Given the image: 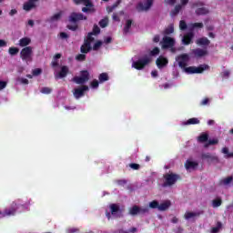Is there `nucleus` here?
I'll return each mask as SVG.
<instances>
[{
	"label": "nucleus",
	"mask_w": 233,
	"mask_h": 233,
	"mask_svg": "<svg viewBox=\"0 0 233 233\" xmlns=\"http://www.w3.org/2000/svg\"><path fill=\"white\" fill-rule=\"evenodd\" d=\"M85 46H86L87 48H90L92 50V42H90L89 40H85L84 44Z\"/></svg>",
	"instance_id": "864d4df0"
},
{
	"label": "nucleus",
	"mask_w": 233,
	"mask_h": 233,
	"mask_svg": "<svg viewBox=\"0 0 233 233\" xmlns=\"http://www.w3.org/2000/svg\"><path fill=\"white\" fill-rule=\"evenodd\" d=\"M102 45H103L102 41H97L96 43L94 44L92 50H95V51L99 50V48H101Z\"/></svg>",
	"instance_id": "c03bdc74"
},
{
	"label": "nucleus",
	"mask_w": 233,
	"mask_h": 233,
	"mask_svg": "<svg viewBox=\"0 0 233 233\" xmlns=\"http://www.w3.org/2000/svg\"><path fill=\"white\" fill-rule=\"evenodd\" d=\"M33 76H41V74H43V69L42 68H35L33 70L32 72Z\"/></svg>",
	"instance_id": "49530a36"
},
{
	"label": "nucleus",
	"mask_w": 233,
	"mask_h": 233,
	"mask_svg": "<svg viewBox=\"0 0 233 233\" xmlns=\"http://www.w3.org/2000/svg\"><path fill=\"white\" fill-rule=\"evenodd\" d=\"M159 47H155L153 50H151L150 52V56H159Z\"/></svg>",
	"instance_id": "8fccbe9b"
},
{
	"label": "nucleus",
	"mask_w": 233,
	"mask_h": 233,
	"mask_svg": "<svg viewBox=\"0 0 233 233\" xmlns=\"http://www.w3.org/2000/svg\"><path fill=\"white\" fill-rule=\"evenodd\" d=\"M58 75L59 77H66V76L68 75V66H63Z\"/></svg>",
	"instance_id": "a878e982"
},
{
	"label": "nucleus",
	"mask_w": 233,
	"mask_h": 233,
	"mask_svg": "<svg viewBox=\"0 0 233 233\" xmlns=\"http://www.w3.org/2000/svg\"><path fill=\"white\" fill-rule=\"evenodd\" d=\"M87 20L88 17L83 15V13L71 12L67 18L69 25H67L66 28L71 30V32H76V30H79V22Z\"/></svg>",
	"instance_id": "f257e3e1"
},
{
	"label": "nucleus",
	"mask_w": 233,
	"mask_h": 233,
	"mask_svg": "<svg viewBox=\"0 0 233 233\" xmlns=\"http://www.w3.org/2000/svg\"><path fill=\"white\" fill-rule=\"evenodd\" d=\"M199 143H207L208 141V134L203 133L198 137Z\"/></svg>",
	"instance_id": "7c9ffc66"
},
{
	"label": "nucleus",
	"mask_w": 233,
	"mask_h": 233,
	"mask_svg": "<svg viewBox=\"0 0 233 233\" xmlns=\"http://www.w3.org/2000/svg\"><path fill=\"white\" fill-rule=\"evenodd\" d=\"M202 212H191V211H187L184 214V218L187 220L188 219H194V218H199L201 216Z\"/></svg>",
	"instance_id": "a211bd4d"
},
{
	"label": "nucleus",
	"mask_w": 233,
	"mask_h": 233,
	"mask_svg": "<svg viewBox=\"0 0 233 233\" xmlns=\"http://www.w3.org/2000/svg\"><path fill=\"white\" fill-rule=\"evenodd\" d=\"M152 62V58L148 56H145L142 58L133 62L132 66L136 68V70H143L147 65H150Z\"/></svg>",
	"instance_id": "39448f33"
},
{
	"label": "nucleus",
	"mask_w": 233,
	"mask_h": 233,
	"mask_svg": "<svg viewBox=\"0 0 233 233\" xmlns=\"http://www.w3.org/2000/svg\"><path fill=\"white\" fill-rule=\"evenodd\" d=\"M154 43H159V35H156L153 38Z\"/></svg>",
	"instance_id": "774afa93"
},
{
	"label": "nucleus",
	"mask_w": 233,
	"mask_h": 233,
	"mask_svg": "<svg viewBox=\"0 0 233 233\" xmlns=\"http://www.w3.org/2000/svg\"><path fill=\"white\" fill-rule=\"evenodd\" d=\"M203 5L202 2H196L192 5V8H198V6H203Z\"/></svg>",
	"instance_id": "13d9d810"
},
{
	"label": "nucleus",
	"mask_w": 233,
	"mask_h": 233,
	"mask_svg": "<svg viewBox=\"0 0 233 233\" xmlns=\"http://www.w3.org/2000/svg\"><path fill=\"white\" fill-rule=\"evenodd\" d=\"M61 39H68V35L65 32L60 33Z\"/></svg>",
	"instance_id": "052dcab7"
},
{
	"label": "nucleus",
	"mask_w": 233,
	"mask_h": 233,
	"mask_svg": "<svg viewBox=\"0 0 233 233\" xmlns=\"http://www.w3.org/2000/svg\"><path fill=\"white\" fill-rule=\"evenodd\" d=\"M218 143H219V141L218 139H210V140H208V143L204 145V147H205V148H208V147H210V145H218Z\"/></svg>",
	"instance_id": "a19ab883"
},
{
	"label": "nucleus",
	"mask_w": 233,
	"mask_h": 233,
	"mask_svg": "<svg viewBox=\"0 0 233 233\" xmlns=\"http://www.w3.org/2000/svg\"><path fill=\"white\" fill-rule=\"evenodd\" d=\"M90 80V73L88 70H82L79 76L73 77V82L76 85H85Z\"/></svg>",
	"instance_id": "0eeeda50"
},
{
	"label": "nucleus",
	"mask_w": 233,
	"mask_h": 233,
	"mask_svg": "<svg viewBox=\"0 0 233 233\" xmlns=\"http://www.w3.org/2000/svg\"><path fill=\"white\" fill-rule=\"evenodd\" d=\"M3 46H6V41L0 39V48H2Z\"/></svg>",
	"instance_id": "338daca9"
},
{
	"label": "nucleus",
	"mask_w": 233,
	"mask_h": 233,
	"mask_svg": "<svg viewBox=\"0 0 233 233\" xmlns=\"http://www.w3.org/2000/svg\"><path fill=\"white\" fill-rule=\"evenodd\" d=\"M108 79H110V77L107 73H102L98 76L99 83H105V81H108Z\"/></svg>",
	"instance_id": "c85d7f7f"
},
{
	"label": "nucleus",
	"mask_w": 233,
	"mask_h": 233,
	"mask_svg": "<svg viewBox=\"0 0 233 233\" xmlns=\"http://www.w3.org/2000/svg\"><path fill=\"white\" fill-rule=\"evenodd\" d=\"M222 154H225L226 156H228L230 152H228V147H223L222 148Z\"/></svg>",
	"instance_id": "0e129e2a"
},
{
	"label": "nucleus",
	"mask_w": 233,
	"mask_h": 233,
	"mask_svg": "<svg viewBox=\"0 0 233 233\" xmlns=\"http://www.w3.org/2000/svg\"><path fill=\"white\" fill-rule=\"evenodd\" d=\"M76 61H80V62L86 61V55H85V53L78 54V55L76 56Z\"/></svg>",
	"instance_id": "4c0bfd02"
},
{
	"label": "nucleus",
	"mask_w": 233,
	"mask_h": 233,
	"mask_svg": "<svg viewBox=\"0 0 233 233\" xmlns=\"http://www.w3.org/2000/svg\"><path fill=\"white\" fill-rule=\"evenodd\" d=\"M32 43V39H30L29 37H23L19 40V46H21L22 48H26V46H28V45H30Z\"/></svg>",
	"instance_id": "aec40b11"
},
{
	"label": "nucleus",
	"mask_w": 233,
	"mask_h": 233,
	"mask_svg": "<svg viewBox=\"0 0 233 233\" xmlns=\"http://www.w3.org/2000/svg\"><path fill=\"white\" fill-rule=\"evenodd\" d=\"M14 214H15V209H5L4 216H14Z\"/></svg>",
	"instance_id": "a18cd8bd"
},
{
	"label": "nucleus",
	"mask_w": 233,
	"mask_h": 233,
	"mask_svg": "<svg viewBox=\"0 0 233 233\" xmlns=\"http://www.w3.org/2000/svg\"><path fill=\"white\" fill-rule=\"evenodd\" d=\"M150 212L149 207L141 208L137 205L133 206L129 208L130 216H145Z\"/></svg>",
	"instance_id": "423d86ee"
},
{
	"label": "nucleus",
	"mask_w": 233,
	"mask_h": 233,
	"mask_svg": "<svg viewBox=\"0 0 233 233\" xmlns=\"http://www.w3.org/2000/svg\"><path fill=\"white\" fill-rule=\"evenodd\" d=\"M181 8H183L181 5H176L174 10L171 12L172 15H177L178 13L181 12Z\"/></svg>",
	"instance_id": "f704fd0d"
},
{
	"label": "nucleus",
	"mask_w": 233,
	"mask_h": 233,
	"mask_svg": "<svg viewBox=\"0 0 233 233\" xmlns=\"http://www.w3.org/2000/svg\"><path fill=\"white\" fill-rule=\"evenodd\" d=\"M183 125H199V119L197 117L189 118Z\"/></svg>",
	"instance_id": "bb28decb"
},
{
	"label": "nucleus",
	"mask_w": 233,
	"mask_h": 233,
	"mask_svg": "<svg viewBox=\"0 0 233 233\" xmlns=\"http://www.w3.org/2000/svg\"><path fill=\"white\" fill-rule=\"evenodd\" d=\"M208 101H209L208 98H204V99L201 101L200 105H201L202 106H205L208 105Z\"/></svg>",
	"instance_id": "bf43d9fd"
},
{
	"label": "nucleus",
	"mask_w": 233,
	"mask_h": 233,
	"mask_svg": "<svg viewBox=\"0 0 233 233\" xmlns=\"http://www.w3.org/2000/svg\"><path fill=\"white\" fill-rule=\"evenodd\" d=\"M33 8H35V4H32L29 0L23 5V9L25 10V12H30Z\"/></svg>",
	"instance_id": "5701e85b"
},
{
	"label": "nucleus",
	"mask_w": 233,
	"mask_h": 233,
	"mask_svg": "<svg viewBox=\"0 0 233 233\" xmlns=\"http://www.w3.org/2000/svg\"><path fill=\"white\" fill-rule=\"evenodd\" d=\"M114 10H116V8L114 7V5H111V6H107V7H106V11L108 12V14H111V12H114Z\"/></svg>",
	"instance_id": "e2e57ef3"
},
{
	"label": "nucleus",
	"mask_w": 233,
	"mask_h": 233,
	"mask_svg": "<svg viewBox=\"0 0 233 233\" xmlns=\"http://www.w3.org/2000/svg\"><path fill=\"white\" fill-rule=\"evenodd\" d=\"M88 86H81L74 89L73 96L76 99H81L85 96V92H88Z\"/></svg>",
	"instance_id": "9b49d317"
},
{
	"label": "nucleus",
	"mask_w": 233,
	"mask_h": 233,
	"mask_svg": "<svg viewBox=\"0 0 233 233\" xmlns=\"http://www.w3.org/2000/svg\"><path fill=\"white\" fill-rule=\"evenodd\" d=\"M165 3L167 5H176V0H165Z\"/></svg>",
	"instance_id": "680f3d73"
},
{
	"label": "nucleus",
	"mask_w": 233,
	"mask_h": 233,
	"mask_svg": "<svg viewBox=\"0 0 233 233\" xmlns=\"http://www.w3.org/2000/svg\"><path fill=\"white\" fill-rule=\"evenodd\" d=\"M73 3L76 5H84L85 7H82L84 14H94L96 12V7L91 0H73Z\"/></svg>",
	"instance_id": "f03ea898"
},
{
	"label": "nucleus",
	"mask_w": 233,
	"mask_h": 233,
	"mask_svg": "<svg viewBox=\"0 0 233 233\" xmlns=\"http://www.w3.org/2000/svg\"><path fill=\"white\" fill-rule=\"evenodd\" d=\"M63 17V11H60L56 14H55L53 16L50 17L51 23H54V21H59Z\"/></svg>",
	"instance_id": "cd10ccee"
},
{
	"label": "nucleus",
	"mask_w": 233,
	"mask_h": 233,
	"mask_svg": "<svg viewBox=\"0 0 233 233\" xmlns=\"http://www.w3.org/2000/svg\"><path fill=\"white\" fill-rule=\"evenodd\" d=\"M8 53L10 56H17L19 54V48L18 47H9Z\"/></svg>",
	"instance_id": "473e14b6"
},
{
	"label": "nucleus",
	"mask_w": 233,
	"mask_h": 233,
	"mask_svg": "<svg viewBox=\"0 0 233 233\" xmlns=\"http://www.w3.org/2000/svg\"><path fill=\"white\" fill-rule=\"evenodd\" d=\"M20 58L25 63H32L34 61V48L32 46L24 47L20 51Z\"/></svg>",
	"instance_id": "7ed1b4c3"
},
{
	"label": "nucleus",
	"mask_w": 233,
	"mask_h": 233,
	"mask_svg": "<svg viewBox=\"0 0 233 233\" xmlns=\"http://www.w3.org/2000/svg\"><path fill=\"white\" fill-rule=\"evenodd\" d=\"M132 27V20H127L124 27V34H128L130 28Z\"/></svg>",
	"instance_id": "2f4dec72"
},
{
	"label": "nucleus",
	"mask_w": 233,
	"mask_h": 233,
	"mask_svg": "<svg viewBox=\"0 0 233 233\" xmlns=\"http://www.w3.org/2000/svg\"><path fill=\"white\" fill-rule=\"evenodd\" d=\"M156 65L157 68H163L168 65V59L165 58L164 56H159L156 61Z\"/></svg>",
	"instance_id": "dca6fc26"
},
{
	"label": "nucleus",
	"mask_w": 233,
	"mask_h": 233,
	"mask_svg": "<svg viewBox=\"0 0 233 233\" xmlns=\"http://www.w3.org/2000/svg\"><path fill=\"white\" fill-rule=\"evenodd\" d=\"M192 39H194V33L193 32L187 33L186 35H184L182 38V43L183 45L188 46L192 43Z\"/></svg>",
	"instance_id": "2eb2a0df"
},
{
	"label": "nucleus",
	"mask_w": 233,
	"mask_h": 233,
	"mask_svg": "<svg viewBox=\"0 0 233 233\" xmlns=\"http://www.w3.org/2000/svg\"><path fill=\"white\" fill-rule=\"evenodd\" d=\"M203 23H194L190 25V30H196V28H203Z\"/></svg>",
	"instance_id": "58836bf2"
},
{
	"label": "nucleus",
	"mask_w": 233,
	"mask_h": 233,
	"mask_svg": "<svg viewBox=\"0 0 233 233\" xmlns=\"http://www.w3.org/2000/svg\"><path fill=\"white\" fill-rule=\"evenodd\" d=\"M176 40L170 36H164L162 39V48L164 50H167L168 48H171V52H176Z\"/></svg>",
	"instance_id": "6e6552de"
},
{
	"label": "nucleus",
	"mask_w": 233,
	"mask_h": 233,
	"mask_svg": "<svg viewBox=\"0 0 233 233\" xmlns=\"http://www.w3.org/2000/svg\"><path fill=\"white\" fill-rule=\"evenodd\" d=\"M196 43L198 46H208V45H210V40H208V37L203 36L197 39Z\"/></svg>",
	"instance_id": "6ab92c4d"
},
{
	"label": "nucleus",
	"mask_w": 233,
	"mask_h": 233,
	"mask_svg": "<svg viewBox=\"0 0 233 233\" xmlns=\"http://www.w3.org/2000/svg\"><path fill=\"white\" fill-rule=\"evenodd\" d=\"M221 227H222L221 222H218V223H217V227H214V228H211V232H212V233H218V232H219V229L221 228Z\"/></svg>",
	"instance_id": "37998d69"
},
{
	"label": "nucleus",
	"mask_w": 233,
	"mask_h": 233,
	"mask_svg": "<svg viewBox=\"0 0 233 233\" xmlns=\"http://www.w3.org/2000/svg\"><path fill=\"white\" fill-rule=\"evenodd\" d=\"M208 68H210V66H208V65L207 64H204V65H200L198 67L196 66L186 67L185 72L187 74H203L204 70H208Z\"/></svg>",
	"instance_id": "1a4fd4ad"
},
{
	"label": "nucleus",
	"mask_w": 233,
	"mask_h": 233,
	"mask_svg": "<svg viewBox=\"0 0 233 233\" xmlns=\"http://www.w3.org/2000/svg\"><path fill=\"white\" fill-rule=\"evenodd\" d=\"M153 5H154V0H147L145 5H143V3L140 2L137 5V12H145L147 10H150Z\"/></svg>",
	"instance_id": "f8f14e48"
},
{
	"label": "nucleus",
	"mask_w": 233,
	"mask_h": 233,
	"mask_svg": "<svg viewBox=\"0 0 233 233\" xmlns=\"http://www.w3.org/2000/svg\"><path fill=\"white\" fill-rule=\"evenodd\" d=\"M113 21H120L119 16L116 13L113 14Z\"/></svg>",
	"instance_id": "69168bd1"
},
{
	"label": "nucleus",
	"mask_w": 233,
	"mask_h": 233,
	"mask_svg": "<svg viewBox=\"0 0 233 233\" xmlns=\"http://www.w3.org/2000/svg\"><path fill=\"white\" fill-rule=\"evenodd\" d=\"M222 77H229L230 76V71L225 70L221 73Z\"/></svg>",
	"instance_id": "6e6d98bb"
},
{
	"label": "nucleus",
	"mask_w": 233,
	"mask_h": 233,
	"mask_svg": "<svg viewBox=\"0 0 233 233\" xmlns=\"http://www.w3.org/2000/svg\"><path fill=\"white\" fill-rule=\"evenodd\" d=\"M176 61L180 68L186 69L188 66V61H190V56L188 54H181L176 57Z\"/></svg>",
	"instance_id": "9d476101"
},
{
	"label": "nucleus",
	"mask_w": 233,
	"mask_h": 233,
	"mask_svg": "<svg viewBox=\"0 0 233 233\" xmlns=\"http://www.w3.org/2000/svg\"><path fill=\"white\" fill-rule=\"evenodd\" d=\"M129 167L133 170H139V168H141V166H139V164H136V163L129 164Z\"/></svg>",
	"instance_id": "3c124183"
},
{
	"label": "nucleus",
	"mask_w": 233,
	"mask_h": 233,
	"mask_svg": "<svg viewBox=\"0 0 233 233\" xmlns=\"http://www.w3.org/2000/svg\"><path fill=\"white\" fill-rule=\"evenodd\" d=\"M179 28L180 30H187V22L185 20L179 22Z\"/></svg>",
	"instance_id": "09e8293b"
},
{
	"label": "nucleus",
	"mask_w": 233,
	"mask_h": 233,
	"mask_svg": "<svg viewBox=\"0 0 233 233\" xmlns=\"http://www.w3.org/2000/svg\"><path fill=\"white\" fill-rule=\"evenodd\" d=\"M109 208H110L112 216H114L116 213H117V212H119V210H121L119 208V205H117V204H111L109 206Z\"/></svg>",
	"instance_id": "c756f323"
},
{
	"label": "nucleus",
	"mask_w": 233,
	"mask_h": 233,
	"mask_svg": "<svg viewBox=\"0 0 233 233\" xmlns=\"http://www.w3.org/2000/svg\"><path fill=\"white\" fill-rule=\"evenodd\" d=\"M192 54L194 57L199 59L205 57V56H208V51L207 49L196 48L192 50Z\"/></svg>",
	"instance_id": "ddd939ff"
},
{
	"label": "nucleus",
	"mask_w": 233,
	"mask_h": 233,
	"mask_svg": "<svg viewBox=\"0 0 233 233\" xmlns=\"http://www.w3.org/2000/svg\"><path fill=\"white\" fill-rule=\"evenodd\" d=\"M165 35H170V34H174V25H169L164 31Z\"/></svg>",
	"instance_id": "ea45409f"
},
{
	"label": "nucleus",
	"mask_w": 233,
	"mask_h": 233,
	"mask_svg": "<svg viewBox=\"0 0 233 233\" xmlns=\"http://www.w3.org/2000/svg\"><path fill=\"white\" fill-rule=\"evenodd\" d=\"M6 81H0V90H4V88H6Z\"/></svg>",
	"instance_id": "4d7b16f0"
},
{
	"label": "nucleus",
	"mask_w": 233,
	"mask_h": 233,
	"mask_svg": "<svg viewBox=\"0 0 233 233\" xmlns=\"http://www.w3.org/2000/svg\"><path fill=\"white\" fill-rule=\"evenodd\" d=\"M221 205H223V200L221 199V198H217L212 200L213 208H218V207H221Z\"/></svg>",
	"instance_id": "393cba45"
},
{
	"label": "nucleus",
	"mask_w": 233,
	"mask_h": 233,
	"mask_svg": "<svg viewBox=\"0 0 233 233\" xmlns=\"http://www.w3.org/2000/svg\"><path fill=\"white\" fill-rule=\"evenodd\" d=\"M197 15H207L208 14V9L207 7H199L195 11Z\"/></svg>",
	"instance_id": "b1692460"
},
{
	"label": "nucleus",
	"mask_w": 233,
	"mask_h": 233,
	"mask_svg": "<svg viewBox=\"0 0 233 233\" xmlns=\"http://www.w3.org/2000/svg\"><path fill=\"white\" fill-rule=\"evenodd\" d=\"M170 201H165L161 204H158V210L160 212H165V210H167V208L170 207Z\"/></svg>",
	"instance_id": "4be33fe9"
},
{
	"label": "nucleus",
	"mask_w": 233,
	"mask_h": 233,
	"mask_svg": "<svg viewBox=\"0 0 233 233\" xmlns=\"http://www.w3.org/2000/svg\"><path fill=\"white\" fill-rule=\"evenodd\" d=\"M201 159L208 161V163H214V161H218V157L213 156L210 153H203L201 155Z\"/></svg>",
	"instance_id": "4468645a"
},
{
	"label": "nucleus",
	"mask_w": 233,
	"mask_h": 233,
	"mask_svg": "<svg viewBox=\"0 0 233 233\" xmlns=\"http://www.w3.org/2000/svg\"><path fill=\"white\" fill-rule=\"evenodd\" d=\"M90 85H91V88H98L99 81H97V79H94Z\"/></svg>",
	"instance_id": "de8ad7c7"
},
{
	"label": "nucleus",
	"mask_w": 233,
	"mask_h": 233,
	"mask_svg": "<svg viewBox=\"0 0 233 233\" xmlns=\"http://www.w3.org/2000/svg\"><path fill=\"white\" fill-rule=\"evenodd\" d=\"M199 164L198 162L187 160L185 163V168L186 170H196Z\"/></svg>",
	"instance_id": "f3484780"
},
{
	"label": "nucleus",
	"mask_w": 233,
	"mask_h": 233,
	"mask_svg": "<svg viewBox=\"0 0 233 233\" xmlns=\"http://www.w3.org/2000/svg\"><path fill=\"white\" fill-rule=\"evenodd\" d=\"M93 35H97L99 34H101V29L99 28V26L97 25H95L93 26V30L92 32H90Z\"/></svg>",
	"instance_id": "72a5a7b5"
},
{
	"label": "nucleus",
	"mask_w": 233,
	"mask_h": 233,
	"mask_svg": "<svg viewBox=\"0 0 233 233\" xmlns=\"http://www.w3.org/2000/svg\"><path fill=\"white\" fill-rule=\"evenodd\" d=\"M149 208H157L159 210V202L157 200H153L149 203Z\"/></svg>",
	"instance_id": "e433bc0d"
},
{
	"label": "nucleus",
	"mask_w": 233,
	"mask_h": 233,
	"mask_svg": "<svg viewBox=\"0 0 233 233\" xmlns=\"http://www.w3.org/2000/svg\"><path fill=\"white\" fill-rule=\"evenodd\" d=\"M164 179L163 187H172L177 183L178 179H181V177L176 173H167L164 175Z\"/></svg>",
	"instance_id": "20e7f679"
},
{
	"label": "nucleus",
	"mask_w": 233,
	"mask_h": 233,
	"mask_svg": "<svg viewBox=\"0 0 233 233\" xmlns=\"http://www.w3.org/2000/svg\"><path fill=\"white\" fill-rule=\"evenodd\" d=\"M91 50L92 49L90 47L88 48L87 46H85L84 44L80 47L81 54H88V52H90Z\"/></svg>",
	"instance_id": "79ce46f5"
},
{
	"label": "nucleus",
	"mask_w": 233,
	"mask_h": 233,
	"mask_svg": "<svg viewBox=\"0 0 233 233\" xmlns=\"http://www.w3.org/2000/svg\"><path fill=\"white\" fill-rule=\"evenodd\" d=\"M42 94H52V88L50 87H43L41 89Z\"/></svg>",
	"instance_id": "603ef678"
},
{
	"label": "nucleus",
	"mask_w": 233,
	"mask_h": 233,
	"mask_svg": "<svg viewBox=\"0 0 233 233\" xmlns=\"http://www.w3.org/2000/svg\"><path fill=\"white\" fill-rule=\"evenodd\" d=\"M99 26L101 28H106V26H108V18H104V19L100 20Z\"/></svg>",
	"instance_id": "c9c22d12"
},
{
	"label": "nucleus",
	"mask_w": 233,
	"mask_h": 233,
	"mask_svg": "<svg viewBox=\"0 0 233 233\" xmlns=\"http://www.w3.org/2000/svg\"><path fill=\"white\" fill-rule=\"evenodd\" d=\"M92 35H94L92 33H88L87 37H86V40L89 41V42H91V43H94L95 38H94V36H92Z\"/></svg>",
	"instance_id": "5fc2aeb1"
},
{
	"label": "nucleus",
	"mask_w": 233,
	"mask_h": 233,
	"mask_svg": "<svg viewBox=\"0 0 233 233\" xmlns=\"http://www.w3.org/2000/svg\"><path fill=\"white\" fill-rule=\"evenodd\" d=\"M233 181V177H227L226 178L221 179L218 182V185L220 187H227V185H230V183Z\"/></svg>",
	"instance_id": "412c9836"
}]
</instances>
